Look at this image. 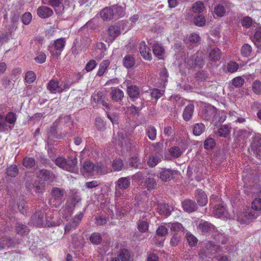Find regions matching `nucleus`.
<instances>
[{"mask_svg":"<svg viewBox=\"0 0 261 261\" xmlns=\"http://www.w3.org/2000/svg\"><path fill=\"white\" fill-rule=\"evenodd\" d=\"M152 50L154 55L158 58V60L163 59L165 49L162 44L156 43L153 44L152 46Z\"/></svg>","mask_w":261,"mask_h":261,"instance_id":"16","label":"nucleus"},{"mask_svg":"<svg viewBox=\"0 0 261 261\" xmlns=\"http://www.w3.org/2000/svg\"><path fill=\"white\" fill-rule=\"evenodd\" d=\"M140 53L143 59L150 61L152 59V55L150 48L146 45L145 42H141L139 44Z\"/></svg>","mask_w":261,"mask_h":261,"instance_id":"8","label":"nucleus"},{"mask_svg":"<svg viewBox=\"0 0 261 261\" xmlns=\"http://www.w3.org/2000/svg\"><path fill=\"white\" fill-rule=\"evenodd\" d=\"M144 186L147 190L150 191L155 188L156 182L153 178L148 177L145 179Z\"/></svg>","mask_w":261,"mask_h":261,"instance_id":"43","label":"nucleus"},{"mask_svg":"<svg viewBox=\"0 0 261 261\" xmlns=\"http://www.w3.org/2000/svg\"><path fill=\"white\" fill-rule=\"evenodd\" d=\"M112 171L111 161L109 159H105L96 164L95 172L97 174L103 175Z\"/></svg>","mask_w":261,"mask_h":261,"instance_id":"4","label":"nucleus"},{"mask_svg":"<svg viewBox=\"0 0 261 261\" xmlns=\"http://www.w3.org/2000/svg\"><path fill=\"white\" fill-rule=\"evenodd\" d=\"M174 171L170 169L163 168L160 173V179L165 182L173 178Z\"/></svg>","mask_w":261,"mask_h":261,"instance_id":"11","label":"nucleus"},{"mask_svg":"<svg viewBox=\"0 0 261 261\" xmlns=\"http://www.w3.org/2000/svg\"><path fill=\"white\" fill-rule=\"evenodd\" d=\"M216 145V142L212 138L206 139L204 142V147L206 149H212Z\"/></svg>","mask_w":261,"mask_h":261,"instance_id":"61","label":"nucleus"},{"mask_svg":"<svg viewBox=\"0 0 261 261\" xmlns=\"http://www.w3.org/2000/svg\"><path fill=\"white\" fill-rule=\"evenodd\" d=\"M37 176L43 181L50 182H54L57 178V176L52 171L44 169L39 170Z\"/></svg>","mask_w":261,"mask_h":261,"instance_id":"6","label":"nucleus"},{"mask_svg":"<svg viewBox=\"0 0 261 261\" xmlns=\"http://www.w3.org/2000/svg\"><path fill=\"white\" fill-rule=\"evenodd\" d=\"M214 12L218 17H221L224 16L226 10L223 5L218 4L215 5Z\"/></svg>","mask_w":261,"mask_h":261,"instance_id":"38","label":"nucleus"},{"mask_svg":"<svg viewBox=\"0 0 261 261\" xmlns=\"http://www.w3.org/2000/svg\"><path fill=\"white\" fill-rule=\"evenodd\" d=\"M9 128L12 129L13 127L8 125L5 118V115L0 114V132H4L8 130Z\"/></svg>","mask_w":261,"mask_h":261,"instance_id":"36","label":"nucleus"},{"mask_svg":"<svg viewBox=\"0 0 261 261\" xmlns=\"http://www.w3.org/2000/svg\"><path fill=\"white\" fill-rule=\"evenodd\" d=\"M231 127L227 124L221 125L218 129V134L221 137H226L230 132Z\"/></svg>","mask_w":261,"mask_h":261,"instance_id":"26","label":"nucleus"},{"mask_svg":"<svg viewBox=\"0 0 261 261\" xmlns=\"http://www.w3.org/2000/svg\"><path fill=\"white\" fill-rule=\"evenodd\" d=\"M130 252L129 250L126 249L120 250L118 254V257L120 258L121 261H128L130 258Z\"/></svg>","mask_w":261,"mask_h":261,"instance_id":"37","label":"nucleus"},{"mask_svg":"<svg viewBox=\"0 0 261 261\" xmlns=\"http://www.w3.org/2000/svg\"><path fill=\"white\" fill-rule=\"evenodd\" d=\"M5 118L7 124L12 125L13 126L14 125L16 122L17 117L16 113L13 112H9L5 115Z\"/></svg>","mask_w":261,"mask_h":261,"instance_id":"32","label":"nucleus"},{"mask_svg":"<svg viewBox=\"0 0 261 261\" xmlns=\"http://www.w3.org/2000/svg\"><path fill=\"white\" fill-rule=\"evenodd\" d=\"M146 134L149 139L154 140L156 137V129L153 126H148L146 129Z\"/></svg>","mask_w":261,"mask_h":261,"instance_id":"39","label":"nucleus"},{"mask_svg":"<svg viewBox=\"0 0 261 261\" xmlns=\"http://www.w3.org/2000/svg\"><path fill=\"white\" fill-rule=\"evenodd\" d=\"M194 24L198 27H203L205 25L206 20L202 15H198L194 18Z\"/></svg>","mask_w":261,"mask_h":261,"instance_id":"50","label":"nucleus"},{"mask_svg":"<svg viewBox=\"0 0 261 261\" xmlns=\"http://www.w3.org/2000/svg\"><path fill=\"white\" fill-rule=\"evenodd\" d=\"M213 213L216 217L220 218L226 213L225 207L222 204H216L213 208Z\"/></svg>","mask_w":261,"mask_h":261,"instance_id":"21","label":"nucleus"},{"mask_svg":"<svg viewBox=\"0 0 261 261\" xmlns=\"http://www.w3.org/2000/svg\"><path fill=\"white\" fill-rule=\"evenodd\" d=\"M186 239L188 244L191 247L195 246L197 244L198 239L191 233H187Z\"/></svg>","mask_w":261,"mask_h":261,"instance_id":"55","label":"nucleus"},{"mask_svg":"<svg viewBox=\"0 0 261 261\" xmlns=\"http://www.w3.org/2000/svg\"><path fill=\"white\" fill-rule=\"evenodd\" d=\"M97 64L94 60L91 59L86 64L85 69L87 72H90L96 67Z\"/></svg>","mask_w":261,"mask_h":261,"instance_id":"63","label":"nucleus"},{"mask_svg":"<svg viewBox=\"0 0 261 261\" xmlns=\"http://www.w3.org/2000/svg\"><path fill=\"white\" fill-rule=\"evenodd\" d=\"M46 55L43 52L37 53L34 58L35 62L38 64H42L46 61Z\"/></svg>","mask_w":261,"mask_h":261,"instance_id":"52","label":"nucleus"},{"mask_svg":"<svg viewBox=\"0 0 261 261\" xmlns=\"http://www.w3.org/2000/svg\"><path fill=\"white\" fill-rule=\"evenodd\" d=\"M194 111V106L193 104L190 103L187 105L183 112V119L186 121H189L192 117Z\"/></svg>","mask_w":261,"mask_h":261,"instance_id":"17","label":"nucleus"},{"mask_svg":"<svg viewBox=\"0 0 261 261\" xmlns=\"http://www.w3.org/2000/svg\"><path fill=\"white\" fill-rule=\"evenodd\" d=\"M164 92V91L154 88L150 90V96L152 98H154L155 99L158 100L163 96Z\"/></svg>","mask_w":261,"mask_h":261,"instance_id":"54","label":"nucleus"},{"mask_svg":"<svg viewBox=\"0 0 261 261\" xmlns=\"http://www.w3.org/2000/svg\"><path fill=\"white\" fill-rule=\"evenodd\" d=\"M100 14L101 17L104 20L112 19L114 16V10L112 6L110 8L106 7L104 8L101 11Z\"/></svg>","mask_w":261,"mask_h":261,"instance_id":"18","label":"nucleus"},{"mask_svg":"<svg viewBox=\"0 0 261 261\" xmlns=\"http://www.w3.org/2000/svg\"><path fill=\"white\" fill-rule=\"evenodd\" d=\"M222 51L218 47H214L210 50L208 54V59L211 62H216L221 58Z\"/></svg>","mask_w":261,"mask_h":261,"instance_id":"13","label":"nucleus"},{"mask_svg":"<svg viewBox=\"0 0 261 261\" xmlns=\"http://www.w3.org/2000/svg\"><path fill=\"white\" fill-rule=\"evenodd\" d=\"M239 64L234 61H230L226 65V70L229 73H234L239 69Z\"/></svg>","mask_w":261,"mask_h":261,"instance_id":"45","label":"nucleus"},{"mask_svg":"<svg viewBox=\"0 0 261 261\" xmlns=\"http://www.w3.org/2000/svg\"><path fill=\"white\" fill-rule=\"evenodd\" d=\"M135 64V59L131 55H126L123 59V66L127 69L132 68L134 66Z\"/></svg>","mask_w":261,"mask_h":261,"instance_id":"29","label":"nucleus"},{"mask_svg":"<svg viewBox=\"0 0 261 261\" xmlns=\"http://www.w3.org/2000/svg\"><path fill=\"white\" fill-rule=\"evenodd\" d=\"M182 207L185 211L189 213L194 212L197 208L195 201L189 199H186L182 202Z\"/></svg>","mask_w":261,"mask_h":261,"instance_id":"14","label":"nucleus"},{"mask_svg":"<svg viewBox=\"0 0 261 261\" xmlns=\"http://www.w3.org/2000/svg\"><path fill=\"white\" fill-rule=\"evenodd\" d=\"M35 164V160L32 157H25L22 161V165L27 168L31 169Z\"/></svg>","mask_w":261,"mask_h":261,"instance_id":"41","label":"nucleus"},{"mask_svg":"<svg viewBox=\"0 0 261 261\" xmlns=\"http://www.w3.org/2000/svg\"><path fill=\"white\" fill-rule=\"evenodd\" d=\"M109 35L114 39L120 34V29L117 25H112L109 27L108 31Z\"/></svg>","mask_w":261,"mask_h":261,"instance_id":"34","label":"nucleus"},{"mask_svg":"<svg viewBox=\"0 0 261 261\" xmlns=\"http://www.w3.org/2000/svg\"><path fill=\"white\" fill-rule=\"evenodd\" d=\"M59 88H60L59 82L57 80L52 79L47 83V89L51 93H56L59 91Z\"/></svg>","mask_w":261,"mask_h":261,"instance_id":"19","label":"nucleus"},{"mask_svg":"<svg viewBox=\"0 0 261 261\" xmlns=\"http://www.w3.org/2000/svg\"><path fill=\"white\" fill-rule=\"evenodd\" d=\"M66 39L65 38L57 39L54 41V46L57 51H62L65 47Z\"/></svg>","mask_w":261,"mask_h":261,"instance_id":"30","label":"nucleus"},{"mask_svg":"<svg viewBox=\"0 0 261 261\" xmlns=\"http://www.w3.org/2000/svg\"><path fill=\"white\" fill-rule=\"evenodd\" d=\"M161 160L160 158L152 155L150 156L147 161V164L150 167H155L160 162H161Z\"/></svg>","mask_w":261,"mask_h":261,"instance_id":"57","label":"nucleus"},{"mask_svg":"<svg viewBox=\"0 0 261 261\" xmlns=\"http://www.w3.org/2000/svg\"><path fill=\"white\" fill-rule=\"evenodd\" d=\"M83 168L86 172L91 173L95 172L96 165L91 161H86L84 164Z\"/></svg>","mask_w":261,"mask_h":261,"instance_id":"44","label":"nucleus"},{"mask_svg":"<svg viewBox=\"0 0 261 261\" xmlns=\"http://www.w3.org/2000/svg\"><path fill=\"white\" fill-rule=\"evenodd\" d=\"M15 231L17 233L21 236L27 234L29 233L28 227L22 223H18L15 226Z\"/></svg>","mask_w":261,"mask_h":261,"instance_id":"35","label":"nucleus"},{"mask_svg":"<svg viewBox=\"0 0 261 261\" xmlns=\"http://www.w3.org/2000/svg\"><path fill=\"white\" fill-rule=\"evenodd\" d=\"M110 96L113 101L120 102L123 98L124 93L122 90L118 87H114L112 88Z\"/></svg>","mask_w":261,"mask_h":261,"instance_id":"10","label":"nucleus"},{"mask_svg":"<svg viewBox=\"0 0 261 261\" xmlns=\"http://www.w3.org/2000/svg\"><path fill=\"white\" fill-rule=\"evenodd\" d=\"M218 109L214 106L208 105L205 107L202 112V118L203 119L208 121L212 119L213 123L215 126L218 124L223 123L226 118V115H222L220 117L218 113Z\"/></svg>","mask_w":261,"mask_h":261,"instance_id":"2","label":"nucleus"},{"mask_svg":"<svg viewBox=\"0 0 261 261\" xmlns=\"http://www.w3.org/2000/svg\"><path fill=\"white\" fill-rule=\"evenodd\" d=\"M33 219H35L36 220L35 223L36 225L39 227H45L46 226L49 227L55 226V223L54 224H51L50 225L47 224L45 222V219H44L43 214L41 213L35 214L33 217Z\"/></svg>","mask_w":261,"mask_h":261,"instance_id":"12","label":"nucleus"},{"mask_svg":"<svg viewBox=\"0 0 261 261\" xmlns=\"http://www.w3.org/2000/svg\"><path fill=\"white\" fill-rule=\"evenodd\" d=\"M63 0H42L43 4H48V5L54 8L56 11V8L60 7L62 4Z\"/></svg>","mask_w":261,"mask_h":261,"instance_id":"46","label":"nucleus"},{"mask_svg":"<svg viewBox=\"0 0 261 261\" xmlns=\"http://www.w3.org/2000/svg\"><path fill=\"white\" fill-rule=\"evenodd\" d=\"M91 242L95 245L99 244L102 241V237L99 233L93 232L90 236Z\"/></svg>","mask_w":261,"mask_h":261,"instance_id":"47","label":"nucleus"},{"mask_svg":"<svg viewBox=\"0 0 261 261\" xmlns=\"http://www.w3.org/2000/svg\"><path fill=\"white\" fill-rule=\"evenodd\" d=\"M37 15L41 18H47L53 15V10L46 6H40L37 10Z\"/></svg>","mask_w":261,"mask_h":261,"instance_id":"9","label":"nucleus"},{"mask_svg":"<svg viewBox=\"0 0 261 261\" xmlns=\"http://www.w3.org/2000/svg\"><path fill=\"white\" fill-rule=\"evenodd\" d=\"M205 9L204 5L202 2H197L192 6V11L194 13H200L202 12Z\"/></svg>","mask_w":261,"mask_h":261,"instance_id":"42","label":"nucleus"},{"mask_svg":"<svg viewBox=\"0 0 261 261\" xmlns=\"http://www.w3.org/2000/svg\"><path fill=\"white\" fill-rule=\"evenodd\" d=\"M168 227H170L171 231L174 232V233L181 234L184 233L185 231V228L182 225L177 222L169 223Z\"/></svg>","mask_w":261,"mask_h":261,"instance_id":"22","label":"nucleus"},{"mask_svg":"<svg viewBox=\"0 0 261 261\" xmlns=\"http://www.w3.org/2000/svg\"><path fill=\"white\" fill-rule=\"evenodd\" d=\"M65 193V190L57 187L53 188L51 191V195L56 200H61Z\"/></svg>","mask_w":261,"mask_h":261,"instance_id":"27","label":"nucleus"},{"mask_svg":"<svg viewBox=\"0 0 261 261\" xmlns=\"http://www.w3.org/2000/svg\"><path fill=\"white\" fill-rule=\"evenodd\" d=\"M112 8L114 10V14L117 15L119 17H123L125 15V11L124 8L118 5H113Z\"/></svg>","mask_w":261,"mask_h":261,"instance_id":"49","label":"nucleus"},{"mask_svg":"<svg viewBox=\"0 0 261 261\" xmlns=\"http://www.w3.org/2000/svg\"><path fill=\"white\" fill-rule=\"evenodd\" d=\"M130 181L127 177H121L117 180L116 187L121 190H125L130 186Z\"/></svg>","mask_w":261,"mask_h":261,"instance_id":"24","label":"nucleus"},{"mask_svg":"<svg viewBox=\"0 0 261 261\" xmlns=\"http://www.w3.org/2000/svg\"><path fill=\"white\" fill-rule=\"evenodd\" d=\"M138 229L141 232H145L148 231L149 223L146 221H139L138 222Z\"/></svg>","mask_w":261,"mask_h":261,"instance_id":"51","label":"nucleus"},{"mask_svg":"<svg viewBox=\"0 0 261 261\" xmlns=\"http://www.w3.org/2000/svg\"><path fill=\"white\" fill-rule=\"evenodd\" d=\"M205 128V125L203 123H195L193 126V133L195 136H198L204 132Z\"/></svg>","mask_w":261,"mask_h":261,"instance_id":"33","label":"nucleus"},{"mask_svg":"<svg viewBox=\"0 0 261 261\" xmlns=\"http://www.w3.org/2000/svg\"><path fill=\"white\" fill-rule=\"evenodd\" d=\"M181 234L174 233L170 240V245L172 247L176 246L181 240Z\"/></svg>","mask_w":261,"mask_h":261,"instance_id":"58","label":"nucleus"},{"mask_svg":"<svg viewBox=\"0 0 261 261\" xmlns=\"http://www.w3.org/2000/svg\"><path fill=\"white\" fill-rule=\"evenodd\" d=\"M36 79V74L32 71H27L25 75V82L29 84L33 83Z\"/></svg>","mask_w":261,"mask_h":261,"instance_id":"56","label":"nucleus"},{"mask_svg":"<svg viewBox=\"0 0 261 261\" xmlns=\"http://www.w3.org/2000/svg\"><path fill=\"white\" fill-rule=\"evenodd\" d=\"M55 163L60 168L70 172H75L77 169V160L75 158L59 156L56 159Z\"/></svg>","mask_w":261,"mask_h":261,"instance_id":"3","label":"nucleus"},{"mask_svg":"<svg viewBox=\"0 0 261 261\" xmlns=\"http://www.w3.org/2000/svg\"><path fill=\"white\" fill-rule=\"evenodd\" d=\"M198 229L202 234L205 236L213 234L215 232V226L207 221L199 223Z\"/></svg>","mask_w":261,"mask_h":261,"instance_id":"5","label":"nucleus"},{"mask_svg":"<svg viewBox=\"0 0 261 261\" xmlns=\"http://www.w3.org/2000/svg\"><path fill=\"white\" fill-rule=\"evenodd\" d=\"M6 173L8 176L14 177L18 173V168L15 165H12L8 167L6 170Z\"/></svg>","mask_w":261,"mask_h":261,"instance_id":"40","label":"nucleus"},{"mask_svg":"<svg viewBox=\"0 0 261 261\" xmlns=\"http://www.w3.org/2000/svg\"><path fill=\"white\" fill-rule=\"evenodd\" d=\"M169 152L170 154L174 158H179L182 154V151L178 146L171 147L169 150Z\"/></svg>","mask_w":261,"mask_h":261,"instance_id":"48","label":"nucleus"},{"mask_svg":"<svg viewBox=\"0 0 261 261\" xmlns=\"http://www.w3.org/2000/svg\"><path fill=\"white\" fill-rule=\"evenodd\" d=\"M252 89L255 94H261V82L259 80L254 81L252 84Z\"/></svg>","mask_w":261,"mask_h":261,"instance_id":"53","label":"nucleus"},{"mask_svg":"<svg viewBox=\"0 0 261 261\" xmlns=\"http://www.w3.org/2000/svg\"><path fill=\"white\" fill-rule=\"evenodd\" d=\"M18 208L19 212L24 215L27 211L28 206L23 200H21L17 202Z\"/></svg>","mask_w":261,"mask_h":261,"instance_id":"62","label":"nucleus"},{"mask_svg":"<svg viewBox=\"0 0 261 261\" xmlns=\"http://www.w3.org/2000/svg\"><path fill=\"white\" fill-rule=\"evenodd\" d=\"M241 23L243 27L249 28L252 24V19L248 16L244 17L242 19Z\"/></svg>","mask_w":261,"mask_h":261,"instance_id":"64","label":"nucleus"},{"mask_svg":"<svg viewBox=\"0 0 261 261\" xmlns=\"http://www.w3.org/2000/svg\"><path fill=\"white\" fill-rule=\"evenodd\" d=\"M127 93L131 98H137L140 94L139 87L136 85H130L127 87Z\"/></svg>","mask_w":261,"mask_h":261,"instance_id":"20","label":"nucleus"},{"mask_svg":"<svg viewBox=\"0 0 261 261\" xmlns=\"http://www.w3.org/2000/svg\"><path fill=\"white\" fill-rule=\"evenodd\" d=\"M248 137V134L246 130L240 129L236 132L235 141L237 143L243 142Z\"/></svg>","mask_w":261,"mask_h":261,"instance_id":"25","label":"nucleus"},{"mask_svg":"<svg viewBox=\"0 0 261 261\" xmlns=\"http://www.w3.org/2000/svg\"><path fill=\"white\" fill-rule=\"evenodd\" d=\"M94 101L98 104H102L106 109L109 108L108 104L104 101V95L101 91H99L94 97Z\"/></svg>","mask_w":261,"mask_h":261,"instance_id":"31","label":"nucleus"},{"mask_svg":"<svg viewBox=\"0 0 261 261\" xmlns=\"http://www.w3.org/2000/svg\"><path fill=\"white\" fill-rule=\"evenodd\" d=\"M244 79L241 76H237L232 80V85L236 87H241L244 84Z\"/></svg>","mask_w":261,"mask_h":261,"instance_id":"59","label":"nucleus"},{"mask_svg":"<svg viewBox=\"0 0 261 261\" xmlns=\"http://www.w3.org/2000/svg\"><path fill=\"white\" fill-rule=\"evenodd\" d=\"M252 51L251 46L248 44H244L241 48V54L244 57H248Z\"/></svg>","mask_w":261,"mask_h":261,"instance_id":"60","label":"nucleus"},{"mask_svg":"<svg viewBox=\"0 0 261 261\" xmlns=\"http://www.w3.org/2000/svg\"><path fill=\"white\" fill-rule=\"evenodd\" d=\"M252 210L261 212V190L257 192L256 197L252 200L251 209L247 208L244 212L238 215V220L241 223H248L257 218L255 213Z\"/></svg>","mask_w":261,"mask_h":261,"instance_id":"1","label":"nucleus"},{"mask_svg":"<svg viewBox=\"0 0 261 261\" xmlns=\"http://www.w3.org/2000/svg\"><path fill=\"white\" fill-rule=\"evenodd\" d=\"M111 166L114 171H121L123 167V161L120 158L116 159L111 162Z\"/></svg>","mask_w":261,"mask_h":261,"instance_id":"28","label":"nucleus"},{"mask_svg":"<svg viewBox=\"0 0 261 261\" xmlns=\"http://www.w3.org/2000/svg\"><path fill=\"white\" fill-rule=\"evenodd\" d=\"M110 64V61L109 60H103L100 64L98 71L96 73V76L100 77L102 76L105 72L108 70V68Z\"/></svg>","mask_w":261,"mask_h":261,"instance_id":"23","label":"nucleus"},{"mask_svg":"<svg viewBox=\"0 0 261 261\" xmlns=\"http://www.w3.org/2000/svg\"><path fill=\"white\" fill-rule=\"evenodd\" d=\"M195 197L198 204L201 206L205 205L208 202V198L205 193L201 189H197L195 193Z\"/></svg>","mask_w":261,"mask_h":261,"instance_id":"7","label":"nucleus"},{"mask_svg":"<svg viewBox=\"0 0 261 261\" xmlns=\"http://www.w3.org/2000/svg\"><path fill=\"white\" fill-rule=\"evenodd\" d=\"M157 211L160 215L165 217H168L171 213V207L165 203H160L158 205Z\"/></svg>","mask_w":261,"mask_h":261,"instance_id":"15","label":"nucleus"}]
</instances>
